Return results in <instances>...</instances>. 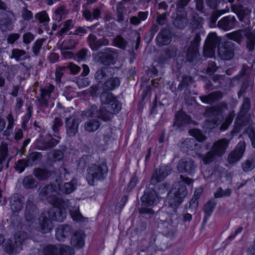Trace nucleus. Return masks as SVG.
Masks as SVG:
<instances>
[{
    "label": "nucleus",
    "mask_w": 255,
    "mask_h": 255,
    "mask_svg": "<svg viewBox=\"0 0 255 255\" xmlns=\"http://www.w3.org/2000/svg\"><path fill=\"white\" fill-rule=\"evenodd\" d=\"M60 252L59 255H74V251L70 247L60 245Z\"/></svg>",
    "instance_id": "63"
},
{
    "label": "nucleus",
    "mask_w": 255,
    "mask_h": 255,
    "mask_svg": "<svg viewBox=\"0 0 255 255\" xmlns=\"http://www.w3.org/2000/svg\"><path fill=\"white\" fill-rule=\"evenodd\" d=\"M114 45L122 49H125L128 44V42L122 35H117L113 40Z\"/></svg>",
    "instance_id": "50"
},
{
    "label": "nucleus",
    "mask_w": 255,
    "mask_h": 255,
    "mask_svg": "<svg viewBox=\"0 0 255 255\" xmlns=\"http://www.w3.org/2000/svg\"><path fill=\"white\" fill-rule=\"evenodd\" d=\"M171 40V34L170 31L166 28H163L158 33L156 42L158 46L166 45L170 43Z\"/></svg>",
    "instance_id": "23"
},
{
    "label": "nucleus",
    "mask_w": 255,
    "mask_h": 255,
    "mask_svg": "<svg viewBox=\"0 0 255 255\" xmlns=\"http://www.w3.org/2000/svg\"><path fill=\"white\" fill-rule=\"evenodd\" d=\"M80 121L75 116H71L65 119L66 132L69 136H73L78 132Z\"/></svg>",
    "instance_id": "20"
},
{
    "label": "nucleus",
    "mask_w": 255,
    "mask_h": 255,
    "mask_svg": "<svg viewBox=\"0 0 255 255\" xmlns=\"http://www.w3.org/2000/svg\"><path fill=\"white\" fill-rule=\"evenodd\" d=\"M114 69L113 68L104 66L99 69L95 74V79L97 82L101 83L111 76Z\"/></svg>",
    "instance_id": "25"
},
{
    "label": "nucleus",
    "mask_w": 255,
    "mask_h": 255,
    "mask_svg": "<svg viewBox=\"0 0 255 255\" xmlns=\"http://www.w3.org/2000/svg\"><path fill=\"white\" fill-rule=\"evenodd\" d=\"M177 168L179 172L191 174L194 171L196 165L193 159L189 158H182L179 161L177 165Z\"/></svg>",
    "instance_id": "19"
},
{
    "label": "nucleus",
    "mask_w": 255,
    "mask_h": 255,
    "mask_svg": "<svg viewBox=\"0 0 255 255\" xmlns=\"http://www.w3.org/2000/svg\"><path fill=\"white\" fill-rule=\"evenodd\" d=\"M29 58V56L26 55V52L25 50L18 48L12 49L11 55L10 56V58L14 59L17 62L20 60H25Z\"/></svg>",
    "instance_id": "40"
},
{
    "label": "nucleus",
    "mask_w": 255,
    "mask_h": 255,
    "mask_svg": "<svg viewBox=\"0 0 255 255\" xmlns=\"http://www.w3.org/2000/svg\"><path fill=\"white\" fill-rule=\"evenodd\" d=\"M112 108L106 107L102 108L98 112L97 117L105 122L110 121L113 117V115L118 113Z\"/></svg>",
    "instance_id": "30"
},
{
    "label": "nucleus",
    "mask_w": 255,
    "mask_h": 255,
    "mask_svg": "<svg viewBox=\"0 0 255 255\" xmlns=\"http://www.w3.org/2000/svg\"><path fill=\"white\" fill-rule=\"evenodd\" d=\"M98 112L97 107L95 105H92L84 111L82 115L87 117H97Z\"/></svg>",
    "instance_id": "58"
},
{
    "label": "nucleus",
    "mask_w": 255,
    "mask_h": 255,
    "mask_svg": "<svg viewBox=\"0 0 255 255\" xmlns=\"http://www.w3.org/2000/svg\"><path fill=\"white\" fill-rule=\"evenodd\" d=\"M126 8L123 5L122 1L118 2L117 4L116 12L117 16V21L121 23L125 20V13Z\"/></svg>",
    "instance_id": "48"
},
{
    "label": "nucleus",
    "mask_w": 255,
    "mask_h": 255,
    "mask_svg": "<svg viewBox=\"0 0 255 255\" xmlns=\"http://www.w3.org/2000/svg\"><path fill=\"white\" fill-rule=\"evenodd\" d=\"M41 157L42 155L41 153L38 152H32L27 155L25 159L27 161L28 166H32L40 161Z\"/></svg>",
    "instance_id": "42"
},
{
    "label": "nucleus",
    "mask_w": 255,
    "mask_h": 255,
    "mask_svg": "<svg viewBox=\"0 0 255 255\" xmlns=\"http://www.w3.org/2000/svg\"><path fill=\"white\" fill-rule=\"evenodd\" d=\"M235 44L231 41H225L219 45L218 54L223 60H230L234 56Z\"/></svg>",
    "instance_id": "9"
},
{
    "label": "nucleus",
    "mask_w": 255,
    "mask_h": 255,
    "mask_svg": "<svg viewBox=\"0 0 255 255\" xmlns=\"http://www.w3.org/2000/svg\"><path fill=\"white\" fill-rule=\"evenodd\" d=\"M251 108V101L250 99L248 98L245 97L244 98L243 103L240 108V111L239 116L240 117H244L247 113L249 112Z\"/></svg>",
    "instance_id": "49"
},
{
    "label": "nucleus",
    "mask_w": 255,
    "mask_h": 255,
    "mask_svg": "<svg viewBox=\"0 0 255 255\" xmlns=\"http://www.w3.org/2000/svg\"><path fill=\"white\" fill-rule=\"evenodd\" d=\"M247 30L245 29H239L238 30L233 31L226 34V37L236 42L238 44H241L244 40L246 35L247 34Z\"/></svg>",
    "instance_id": "31"
},
{
    "label": "nucleus",
    "mask_w": 255,
    "mask_h": 255,
    "mask_svg": "<svg viewBox=\"0 0 255 255\" xmlns=\"http://www.w3.org/2000/svg\"><path fill=\"white\" fill-rule=\"evenodd\" d=\"M142 205L153 207L159 202V197L154 189H146L144 195L141 198Z\"/></svg>",
    "instance_id": "11"
},
{
    "label": "nucleus",
    "mask_w": 255,
    "mask_h": 255,
    "mask_svg": "<svg viewBox=\"0 0 255 255\" xmlns=\"http://www.w3.org/2000/svg\"><path fill=\"white\" fill-rule=\"evenodd\" d=\"M246 149L245 141L239 142L236 148L228 155V160L230 164H234L242 157Z\"/></svg>",
    "instance_id": "17"
},
{
    "label": "nucleus",
    "mask_w": 255,
    "mask_h": 255,
    "mask_svg": "<svg viewBox=\"0 0 255 255\" xmlns=\"http://www.w3.org/2000/svg\"><path fill=\"white\" fill-rule=\"evenodd\" d=\"M120 83V80L117 77L109 78L105 81L103 85V90L104 91H112L118 87Z\"/></svg>",
    "instance_id": "33"
},
{
    "label": "nucleus",
    "mask_w": 255,
    "mask_h": 255,
    "mask_svg": "<svg viewBox=\"0 0 255 255\" xmlns=\"http://www.w3.org/2000/svg\"><path fill=\"white\" fill-rule=\"evenodd\" d=\"M180 180L175 183L172 190L168 193L167 200L170 207L175 212L176 209L183 201L187 195V190L185 184L192 185L193 180L181 175L180 176Z\"/></svg>",
    "instance_id": "3"
},
{
    "label": "nucleus",
    "mask_w": 255,
    "mask_h": 255,
    "mask_svg": "<svg viewBox=\"0 0 255 255\" xmlns=\"http://www.w3.org/2000/svg\"><path fill=\"white\" fill-rule=\"evenodd\" d=\"M22 185L26 189H31L37 186V182L32 176L29 175L24 178Z\"/></svg>",
    "instance_id": "51"
},
{
    "label": "nucleus",
    "mask_w": 255,
    "mask_h": 255,
    "mask_svg": "<svg viewBox=\"0 0 255 255\" xmlns=\"http://www.w3.org/2000/svg\"><path fill=\"white\" fill-rule=\"evenodd\" d=\"M173 26L179 29H184L188 24V19L186 11H178L172 15Z\"/></svg>",
    "instance_id": "15"
},
{
    "label": "nucleus",
    "mask_w": 255,
    "mask_h": 255,
    "mask_svg": "<svg viewBox=\"0 0 255 255\" xmlns=\"http://www.w3.org/2000/svg\"><path fill=\"white\" fill-rule=\"evenodd\" d=\"M194 132V136L195 138V145L193 146L192 151H194L198 155V154H200V153H198V152H199L201 148V145L199 143V141L201 142L204 141L206 139V137L198 130H195Z\"/></svg>",
    "instance_id": "37"
},
{
    "label": "nucleus",
    "mask_w": 255,
    "mask_h": 255,
    "mask_svg": "<svg viewBox=\"0 0 255 255\" xmlns=\"http://www.w3.org/2000/svg\"><path fill=\"white\" fill-rule=\"evenodd\" d=\"M71 216L74 221L77 222H84L88 220V218L84 217L79 211V208L73 209L70 211Z\"/></svg>",
    "instance_id": "54"
},
{
    "label": "nucleus",
    "mask_w": 255,
    "mask_h": 255,
    "mask_svg": "<svg viewBox=\"0 0 255 255\" xmlns=\"http://www.w3.org/2000/svg\"><path fill=\"white\" fill-rule=\"evenodd\" d=\"M193 82V79L190 76L183 75L182 76V80L178 86V89L182 90L183 87H186Z\"/></svg>",
    "instance_id": "62"
},
{
    "label": "nucleus",
    "mask_w": 255,
    "mask_h": 255,
    "mask_svg": "<svg viewBox=\"0 0 255 255\" xmlns=\"http://www.w3.org/2000/svg\"><path fill=\"white\" fill-rule=\"evenodd\" d=\"M229 144V140L227 138L219 139L213 143L211 150L206 154H198V156L205 164H210L225 153Z\"/></svg>",
    "instance_id": "4"
},
{
    "label": "nucleus",
    "mask_w": 255,
    "mask_h": 255,
    "mask_svg": "<svg viewBox=\"0 0 255 255\" xmlns=\"http://www.w3.org/2000/svg\"><path fill=\"white\" fill-rule=\"evenodd\" d=\"M66 14L67 12L64 6L59 7L54 11L53 18L55 20L60 22L63 18H65Z\"/></svg>",
    "instance_id": "53"
},
{
    "label": "nucleus",
    "mask_w": 255,
    "mask_h": 255,
    "mask_svg": "<svg viewBox=\"0 0 255 255\" xmlns=\"http://www.w3.org/2000/svg\"><path fill=\"white\" fill-rule=\"evenodd\" d=\"M26 159H19L15 163L14 168L15 170L19 173H22L26 167H28Z\"/></svg>",
    "instance_id": "57"
},
{
    "label": "nucleus",
    "mask_w": 255,
    "mask_h": 255,
    "mask_svg": "<svg viewBox=\"0 0 255 255\" xmlns=\"http://www.w3.org/2000/svg\"><path fill=\"white\" fill-rule=\"evenodd\" d=\"M33 173L38 180H44L51 176L52 172L46 168H36Z\"/></svg>",
    "instance_id": "32"
},
{
    "label": "nucleus",
    "mask_w": 255,
    "mask_h": 255,
    "mask_svg": "<svg viewBox=\"0 0 255 255\" xmlns=\"http://www.w3.org/2000/svg\"><path fill=\"white\" fill-rule=\"evenodd\" d=\"M57 187L55 184H51L44 187L39 193V196L42 199L45 198L51 205H54L58 202L57 197Z\"/></svg>",
    "instance_id": "8"
},
{
    "label": "nucleus",
    "mask_w": 255,
    "mask_h": 255,
    "mask_svg": "<svg viewBox=\"0 0 255 255\" xmlns=\"http://www.w3.org/2000/svg\"><path fill=\"white\" fill-rule=\"evenodd\" d=\"M237 22L234 16H227L222 18L218 22V27L224 31L233 29Z\"/></svg>",
    "instance_id": "24"
},
{
    "label": "nucleus",
    "mask_w": 255,
    "mask_h": 255,
    "mask_svg": "<svg viewBox=\"0 0 255 255\" xmlns=\"http://www.w3.org/2000/svg\"><path fill=\"white\" fill-rule=\"evenodd\" d=\"M223 97L222 92L215 91L209 94L206 96H201L199 97L201 101L205 104H211L217 101L220 100Z\"/></svg>",
    "instance_id": "29"
},
{
    "label": "nucleus",
    "mask_w": 255,
    "mask_h": 255,
    "mask_svg": "<svg viewBox=\"0 0 255 255\" xmlns=\"http://www.w3.org/2000/svg\"><path fill=\"white\" fill-rule=\"evenodd\" d=\"M92 157L84 155L79 160L78 168L84 170L87 166L86 179L89 185L93 186L96 181L104 180L108 173V167L104 160L97 161L90 164Z\"/></svg>",
    "instance_id": "1"
},
{
    "label": "nucleus",
    "mask_w": 255,
    "mask_h": 255,
    "mask_svg": "<svg viewBox=\"0 0 255 255\" xmlns=\"http://www.w3.org/2000/svg\"><path fill=\"white\" fill-rule=\"evenodd\" d=\"M88 42L90 48L94 51L98 50L102 46H108L110 44L108 39L103 37L98 39L96 35L91 34L88 37Z\"/></svg>",
    "instance_id": "22"
},
{
    "label": "nucleus",
    "mask_w": 255,
    "mask_h": 255,
    "mask_svg": "<svg viewBox=\"0 0 255 255\" xmlns=\"http://www.w3.org/2000/svg\"><path fill=\"white\" fill-rule=\"evenodd\" d=\"M216 205V203L214 200H209L205 204L203 208V211L205 214L203 224L206 223L215 208Z\"/></svg>",
    "instance_id": "35"
},
{
    "label": "nucleus",
    "mask_w": 255,
    "mask_h": 255,
    "mask_svg": "<svg viewBox=\"0 0 255 255\" xmlns=\"http://www.w3.org/2000/svg\"><path fill=\"white\" fill-rule=\"evenodd\" d=\"M98 61L105 66L114 65L118 58L117 50L112 48H106L97 53Z\"/></svg>",
    "instance_id": "5"
},
{
    "label": "nucleus",
    "mask_w": 255,
    "mask_h": 255,
    "mask_svg": "<svg viewBox=\"0 0 255 255\" xmlns=\"http://www.w3.org/2000/svg\"><path fill=\"white\" fill-rule=\"evenodd\" d=\"M195 138H189L185 139L181 143L180 148L183 152L192 151L193 146L195 145Z\"/></svg>",
    "instance_id": "47"
},
{
    "label": "nucleus",
    "mask_w": 255,
    "mask_h": 255,
    "mask_svg": "<svg viewBox=\"0 0 255 255\" xmlns=\"http://www.w3.org/2000/svg\"><path fill=\"white\" fill-rule=\"evenodd\" d=\"M60 245H48L44 247L41 252V255H59Z\"/></svg>",
    "instance_id": "38"
},
{
    "label": "nucleus",
    "mask_w": 255,
    "mask_h": 255,
    "mask_svg": "<svg viewBox=\"0 0 255 255\" xmlns=\"http://www.w3.org/2000/svg\"><path fill=\"white\" fill-rule=\"evenodd\" d=\"M104 91L100 96L101 102L107 105L106 107L112 108L115 112H119L121 110V104L111 93Z\"/></svg>",
    "instance_id": "12"
},
{
    "label": "nucleus",
    "mask_w": 255,
    "mask_h": 255,
    "mask_svg": "<svg viewBox=\"0 0 255 255\" xmlns=\"http://www.w3.org/2000/svg\"><path fill=\"white\" fill-rule=\"evenodd\" d=\"M66 148L64 147L62 150L55 149L53 151L51 155L48 157L49 160L51 162H56L60 161L64 158V152Z\"/></svg>",
    "instance_id": "44"
},
{
    "label": "nucleus",
    "mask_w": 255,
    "mask_h": 255,
    "mask_svg": "<svg viewBox=\"0 0 255 255\" xmlns=\"http://www.w3.org/2000/svg\"><path fill=\"white\" fill-rule=\"evenodd\" d=\"M5 11L0 13L2 17L0 18V29L2 32L12 30L14 26L12 19L14 17V13L8 8Z\"/></svg>",
    "instance_id": "10"
},
{
    "label": "nucleus",
    "mask_w": 255,
    "mask_h": 255,
    "mask_svg": "<svg viewBox=\"0 0 255 255\" xmlns=\"http://www.w3.org/2000/svg\"><path fill=\"white\" fill-rule=\"evenodd\" d=\"M39 211L33 195L29 196L26 202L24 218L29 226H31L38 215Z\"/></svg>",
    "instance_id": "6"
},
{
    "label": "nucleus",
    "mask_w": 255,
    "mask_h": 255,
    "mask_svg": "<svg viewBox=\"0 0 255 255\" xmlns=\"http://www.w3.org/2000/svg\"><path fill=\"white\" fill-rule=\"evenodd\" d=\"M43 40L42 39L37 40L34 42L32 47V52L35 56H38L40 50L43 45Z\"/></svg>",
    "instance_id": "61"
},
{
    "label": "nucleus",
    "mask_w": 255,
    "mask_h": 255,
    "mask_svg": "<svg viewBox=\"0 0 255 255\" xmlns=\"http://www.w3.org/2000/svg\"><path fill=\"white\" fill-rule=\"evenodd\" d=\"M232 12L235 13L239 20L242 22H246L249 18L251 10L247 7L244 6L240 3H235L231 5Z\"/></svg>",
    "instance_id": "14"
},
{
    "label": "nucleus",
    "mask_w": 255,
    "mask_h": 255,
    "mask_svg": "<svg viewBox=\"0 0 255 255\" xmlns=\"http://www.w3.org/2000/svg\"><path fill=\"white\" fill-rule=\"evenodd\" d=\"M66 217L64 209L54 206L47 213H41L38 219V226L36 229L42 234L49 233L53 228L52 221L62 222L65 219Z\"/></svg>",
    "instance_id": "2"
},
{
    "label": "nucleus",
    "mask_w": 255,
    "mask_h": 255,
    "mask_svg": "<svg viewBox=\"0 0 255 255\" xmlns=\"http://www.w3.org/2000/svg\"><path fill=\"white\" fill-rule=\"evenodd\" d=\"M71 244L76 248H81L84 245L83 234L80 232H76L71 237Z\"/></svg>",
    "instance_id": "41"
},
{
    "label": "nucleus",
    "mask_w": 255,
    "mask_h": 255,
    "mask_svg": "<svg viewBox=\"0 0 255 255\" xmlns=\"http://www.w3.org/2000/svg\"><path fill=\"white\" fill-rule=\"evenodd\" d=\"M101 14V9L98 7L94 8L92 12L89 9H85L83 11V15L88 21L98 19L100 17Z\"/></svg>",
    "instance_id": "34"
},
{
    "label": "nucleus",
    "mask_w": 255,
    "mask_h": 255,
    "mask_svg": "<svg viewBox=\"0 0 255 255\" xmlns=\"http://www.w3.org/2000/svg\"><path fill=\"white\" fill-rule=\"evenodd\" d=\"M32 107L31 106H28L27 108L26 113L23 119L21 124L22 128L23 129H26L27 124L29 121V120L30 119L32 116Z\"/></svg>",
    "instance_id": "60"
},
{
    "label": "nucleus",
    "mask_w": 255,
    "mask_h": 255,
    "mask_svg": "<svg viewBox=\"0 0 255 255\" xmlns=\"http://www.w3.org/2000/svg\"><path fill=\"white\" fill-rule=\"evenodd\" d=\"M170 173V169L167 166H162L154 170L150 183L152 185L162 181Z\"/></svg>",
    "instance_id": "18"
},
{
    "label": "nucleus",
    "mask_w": 255,
    "mask_h": 255,
    "mask_svg": "<svg viewBox=\"0 0 255 255\" xmlns=\"http://www.w3.org/2000/svg\"><path fill=\"white\" fill-rule=\"evenodd\" d=\"M191 120L189 116L181 111L175 114L174 122L173 126L180 128L191 123Z\"/></svg>",
    "instance_id": "26"
},
{
    "label": "nucleus",
    "mask_w": 255,
    "mask_h": 255,
    "mask_svg": "<svg viewBox=\"0 0 255 255\" xmlns=\"http://www.w3.org/2000/svg\"><path fill=\"white\" fill-rule=\"evenodd\" d=\"M205 114L209 118L208 121L212 124L211 128L217 127L223 120L222 115L214 106L207 108Z\"/></svg>",
    "instance_id": "16"
},
{
    "label": "nucleus",
    "mask_w": 255,
    "mask_h": 255,
    "mask_svg": "<svg viewBox=\"0 0 255 255\" xmlns=\"http://www.w3.org/2000/svg\"><path fill=\"white\" fill-rule=\"evenodd\" d=\"M148 16V12L139 11L138 12L137 16H132L130 18V22L133 25H139L141 21L145 20Z\"/></svg>",
    "instance_id": "43"
},
{
    "label": "nucleus",
    "mask_w": 255,
    "mask_h": 255,
    "mask_svg": "<svg viewBox=\"0 0 255 255\" xmlns=\"http://www.w3.org/2000/svg\"><path fill=\"white\" fill-rule=\"evenodd\" d=\"M186 58L188 62L194 65L198 63L201 59L198 48L190 46L187 51Z\"/></svg>",
    "instance_id": "28"
},
{
    "label": "nucleus",
    "mask_w": 255,
    "mask_h": 255,
    "mask_svg": "<svg viewBox=\"0 0 255 255\" xmlns=\"http://www.w3.org/2000/svg\"><path fill=\"white\" fill-rule=\"evenodd\" d=\"M100 126V122L96 119L89 120L84 125L85 130L88 132H94L97 130Z\"/></svg>",
    "instance_id": "46"
},
{
    "label": "nucleus",
    "mask_w": 255,
    "mask_h": 255,
    "mask_svg": "<svg viewBox=\"0 0 255 255\" xmlns=\"http://www.w3.org/2000/svg\"><path fill=\"white\" fill-rule=\"evenodd\" d=\"M246 48L249 52H252L255 48V34L247 31L246 35Z\"/></svg>",
    "instance_id": "39"
},
{
    "label": "nucleus",
    "mask_w": 255,
    "mask_h": 255,
    "mask_svg": "<svg viewBox=\"0 0 255 255\" xmlns=\"http://www.w3.org/2000/svg\"><path fill=\"white\" fill-rule=\"evenodd\" d=\"M74 27L73 21L71 19H69L64 23L63 27L59 31L60 35H62L64 33L67 32L72 28Z\"/></svg>",
    "instance_id": "64"
},
{
    "label": "nucleus",
    "mask_w": 255,
    "mask_h": 255,
    "mask_svg": "<svg viewBox=\"0 0 255 255\" xmlns=\"http://www.w3.org/2000/svg\"><path fill=\"white\" fill-rule=\"evenodd\" d=\"M72 233L71 227L68 225L59 226L56 230L55 237L59 241H64V239L69 237Z\"/></svg>",
    "instance_id": "27"
},
{
    "label": "nucleus",
    "mask_w": 255,
    "mask_h": 255,
    "mask_svg": "<svg viewBox=\"0 0 255 255\" xmlns=\"http://www.w3.org/2000/svg\"><path fill=\"white\" fill-rule=\"evenodd\" d=\"M35 18L40 23L46 25L49 21V18L47 13L45 11H42L35 15Z\"/></svg>",
    "instance_id": "55"
},
{
    "label": "nucleus",
    "mask_w": 255,
    "mask_h": 255,
    "mask_svg": "<svg viewBox=\"0 0 255 255\" xmlns=\"http://www.w3.org/2000/svg\"><path fill=\"white\" fill-rule=\"evenodd\" d=\"M203 21L204 20L202 17H200L196 13L193 14L191 22V27L192 31L201 29Z\"/></svg>",
    "instance_id": "45"
},
{
    "label": "nucleus",
    "mask_w": 255,
    "mask_h": 255,
    "mask_svg": "<svg viewBox=\"0 0 255 255\" xmlns=\"http://www.w3.org/2000/svg\"><path fill=\"white\" fill-rule=\"evenodd\" d=\"M28 238L27 234L24 231H19L14 235L15 244L17 247H20L23 242Z\"/></svg>",
    "instance_id": "52"
},
{
    "label": "nucleus",
    "mask_w": 255,
    "mask_h": 255,
    "mask_svg": "<svg viewBox=\"0 0 255 255\" xmlns=\"http://www.w3.org/2000/svg\"><path fill=\"white\" fill-rule=\"evenodd\" d=\"M242 167L245 172L251 171L255 167V162L251 158H249L242 163Z\"/></svg>",
    "instance_id": "59"
},
{
    "label": "nucleus",
    "mask_w": 255,
    "mask_h": 255,
    "mask_svg": "<svg viewBox=\"0 0 255 255\" xmlns=\"http://www.w3.org/2000/svg\"><path fill=\"white\" fill-rule=\"evenodd\" d=\"M234 112H231L229 113L228 116L226 118L225 121L221 124L220 129L221 130L223 131L226 130L229 125L232 123L233 119L234 118Z\"/></svg>",
    "instance_id": "56"
},
{
    "label": "nucleus",
    "mask_w": 255,
    "mask_h": 255,
    "mask_svg": "<svg viewBox=\"0 0 255 255\" xmlns=\"http://www.w3.org/2000/svg\"><path fill=\"white\" fill-rule=\"evenodd\" d=\"M59 143V140L53 138L50 134L46 135L45 137L41 135L37 139L36 147L39 150H46L56 146Z\"/></svg>",
    "instance_id": "13"
},
{
    "label": "nucleus",
    "mask_w": 255,
    "mask_h": 255,
    "mask_svg": "<svg viewBox=\"0 0 255 255\" xmlns=\"http://www.w3.org/2000/svg\"><path fill=\"white\" fill-rule=\"evenodd\" d=\"M24 199V197L18 193H15L10 197V209L12 213H19L21 211Z\"/></svg>",
    "instance_id": "21"
},
{
    "label": "nucleus",
    "mask_w": 255,
    "mask_h": 255,
    "mask_svg": "<svg viewBox=\"0 0 255 255\" xmlns=\"http://www.w3.org/2000/svg\"><path fill=\"white\" fill-rule=\"evenodd\" d=\"M77 180L76 179H73L69 182L65 183L62 186L59 185V188L61 191L69 194L73 192L76 188Z\"/></svg>",
    "instance_id": "36"
},
{
    "label": "nucleus",
    "mask_w": 255,
    "mask_h": 255,
    "mask_svg": "<svg viewBox=\"0 0 255 255\" xmlns=\"http://www.w3.org/2000/svg\"><path fill=\"white\" fill-rule=\"evenodd\" d=\"M220 39L215 32L209 33L205 40L203 54L205 57H212L215 54V49L219 45Z\"/></svg>",
    "instance_id": "7"
}]
</instances>
